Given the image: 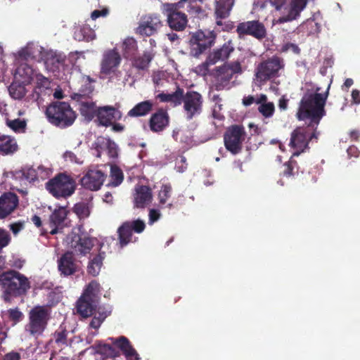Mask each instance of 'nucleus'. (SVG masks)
Listing matches in <instances>:
<instances>
[{
    "instance_id": "f257e3e1",
    "label": "nucleus",
    "mask_w": 360,
    "mask_h": 360,
    "mask_svg": "<svg viewBox=\"0 0 360 360\" xmlns=\"http://www.w3.org/2000/svg\"><path fill=\"white\" fill-rule=\"evenodd\" d=\"M319 93L318 86L307 89L300 104L297 116L299 120L308 122L307 127H297L291 134L290 146L294 150L293 156H298L307 148L309 140L317 139L316 131L322 117L325 115L324 106L328 91Z\"/></svg>"
},
{
    "instance_id": "f03ea898",
    "label": "nucleus",
    "mask_w": 360,
    "mask_h": 360,
    "mask_svg": "<svg viewBox=\"0 0 360 360\" xmlns=\"http://www.w3.org/2000/svg\"><path fill=\"white\" fill-rule=\"evenodd\" d=\"M0 288L5 302L24 295L30 288L29 279L23 274L11 270L0 275Z\"/></svg>"
},
{
    "instance_id": "7ed1b4c3",
    "label": "nucleus",
    "mask_w": 360,
    "mask_h": 360,
    "mask_svg": "<svg viewBox=\"0 0 360 360\" xmlns=\"http://www.w3.org/2000/svg\"><path fill=\"white\" fill-rule=\"evenodd\" d=\"M51 319V309L49 305H36L28 313V322L25 332L31 337L38 338L43 335Z\"/></svg>"
},
{
    "instance_id": "20e7f679",
    "label": "nucleus",
    "mask_w": 360,
    "mask_h": 360,
    "mask_svg": "<svg viewBox=\"0 0 360 360\" xmlns=\"http://www.w3.org/2000/svg\"><path fill=\"white\" fill-rule=\"evenodd\" d=\"M45 113L48 121L60 129L72 126L77 118L70 105L64 101L53 102L47 106Z\"/></svg>"
},
{
    "instance_id": "39448f33",
    "label": "nucleus",
    "mask_w": 360,
    "mask_h": 360,
    "mask_svg": "<svg viewBox=\"0 0 360 360\" xmlns=\"http://www.w3.org/2000/svg\"><path fill=\"white\" fill-rule=\"evenodd\" d=\"M145 226H119L117 233L119 241L114 238H101L99 243V253L98 255L105 257L107 252H120L129 243L132 242L133 232L141 233L143 231Z\"/></svg>"
},
{
    "instance_id": "423d86ee",
    "label": "nucleus",
    "mask_w": 360,
    "mask_h": 360,
    "mask_svg": "<svg viewBox=\"0 0 360 360\" xmlns=\"http://www.w3.org/2000/svg\"><path fill=\"white\" fill-rule=\"evenodd\" d=\"M101 286L96 281L90 282L84 292L77 302V312L83 318L91 316L99 305Z\"/></svg>"
},
{
    "instance_id": "0eeeda50",
    "label": "nucleus",
    "mask_w": 360,
    "mask_h": 360,
    "mask_svg": "<svg viewBox=\"0 0 360 360\" xmlns=\"http://www.w3.org/2000/svg\"><path fill=\"white\" fill-rule=\"evenodd\" d=\"M83 226H74L72 232L66 238V241L70 248L78 255L84 256L89 253L94 245L96 238L89 237L82 229Z\"/></svg>"
},
{
    "instance_id": "6e6552de",
    "label": "nucleus",
    "mask_w": 360,
    "mask_h": 360,
    "mask_svg": "<svg viewBox=\"0 0 360 360\" xmlns=\"http://www.w3.org/2000/svg\"><path fill=\"white\" fill-rule=\"evenodd\" d=\"M283 68V60L276 56L260 63L255 68V84L261 86L264 82L278 77L279 70Z\"/></svg>"
},
{
    "instance_id": "1a4fd4ad",
    "label": "nucleus",
    "mask_w": 360,
    "mask_h": 360,
    "mask_svg": "<svg viewBox=\"0 0 360 360\" xmlns=\"http://www.w3.org/2000/svg\"><path fill=\"white\" fill-rule=\"evenodd\" d=\"M234 50L231 41L226 42L219 49H215L211 51L205 62L197 65L193 71L198 75L205 76L207 74L210 75L212 71L210 70V66L214 65L219 61L226 60L231 52Z\"/></svg>"
},
{
    "instance_id": "9d476101",
    "label": "nucleus",
    "mask_w": 360,
    "mask_h": 360,
    "mask_svg": "<svg viewBox=\"0 0 360 360\" xmlns=\"http://www.w3.org/2000/svg\"><path fill=\"white\" fill-rule=\"evenodd\" d=\"M122 58L116 48L104 51L101 63V74L109 79L119 78L121 72L118 68L121 63Z\"/></svg>"
},
{
    "instance_id": "9b49d317",
    "label": "nucleus",
    "mask_w": 360,
    "mask_h": 360,
    "mask_svg": "<svg viewBox=\"0 0 360 360\" xmlns=\"http://www.w3.org/2000/svg\"><path fill=\"white\" fill-rule=\"evenodd\" d=\"M214 39L215 34L213 31L198 30L192 33L189 41L191 54L198 57L213 45Z\"/></svg>"
},
{
    "instance_id": "f8f14e48",
    "label": "nucleus",
    "mask_w": 360,
    "mask_h": 360,
    "mask_svg": "<svg viewBox=\"0 0 360 360\" xmlns=\"http://www.w3.org/2000/svg\"><path fill=\"white\" fill-rule=\"evenodd\" d=\"M46 188L50 193L58 198L70 196L75 191L74 182L64 174H60L49 181Z\"/></svg>"
},
{
    "instance_id": "ddd939ff",
    "label": "nucleus",
    "mask_w": 360,
    "mask_h": 360,
    "mask_svg": "<svg viewBox=\"0 0 360 360\" xmlns=\"http://www.w3.org/2000/svg\"><path fill=\"white\" fill-rule=\"evenodd\" d=\"M182 102L184 110L187 120H191L198 116L202 110L203 99L202 96L194 91H187L183 94Z\"/></svg>"
},
{
    "instance_id": "4468645a",
    "label": "nucleus",
    "mask_w": 360,
    "mask_h": 360,
    "mask_svg": "<svg viewBox=\"0 0 360 360\" xmlns=\"http://www.w3.org/2000/svg\"><path fill=\"white\" fill-rule=\"evenodd\" d=\"M180 3L163 4V11L167 16L169 26L176 31H181L187 25V17L185 13L177 11Z\"/></svg>"
},
{
    "instance_id": "2eb2a0df",
    "label": "nucleus",
    "mask_w": 360,
    "mask_h": 360,
    "mask_svg": "<svg viewBox=\"0 0 360 360\" xmlns=\"http://www.w3.org/2000/svg\"><path fill=\"white\" fill-rule=\"evenodd\" d=\"M244 128L240 126L231 127L224 136V143L226 149L233 154L238 153L241 149L242 142L245 139Z\"/></svg>"
},
{
    "instance_id": "dca6fc26",
    "label": "nucleus",
    "mask_w": 360,
    "mask_h": 360,
    "mask_svg": "<svg viewBox=\"0 0 360 360\" xmlns=\"http://www.w3.org/2000/svg\"><path fill=\"white\" fill-rule=\"evenodd\" d=\"M162 25V22L158 15L155 14L146 15L140 20L136 32L143 37H150L156 34Z\"/></svg>"
},
{
    "instance_id": "f3484780",
    "label": "nucleus",
    "mask_w": 360,
    "mask_h": 360,
    "mask_svg": "<svg viewBox=\"0 0 360 360\" xmlns=\"http://www.w3.org/2000/svg\"><path fill=\"white\" fill-rule=\"evenodd\" d=\"M46 51V50L38 44L30 42L13 55L18 63L30 60L41 61Z\"/></svg>"
},
{
    "instance_id": "a211bd4d",
    "label": "nucleus",
    "mask_w": 360,
    "mask_h": 360,
    "mask_svg": "<svg viewBox=\"0 0 360 360\" xmlns=\"http://www.w3.org/2000/svg\"><path fill=\"white\" fill-rule=\"evenodd\" d=\"M105 176V174L98 168L89 169L81 179V185L89 191H98L101 188Z\"/></svg>"
},
{
    "instance_id": "6ab92c4d",
    "label": "nucleus",
    "mask_w": 360,
    "mask_h": 360,
    "mask_svg": "<svg viewBox=\"0 0 360 360\" xmlns=\"http://www.w3.org/2000/svg\"><path fill=\"white\" fill-rule=\"evenodd\" d=\"M122 117V113L117 108L105 105L98 107L96 115V122L98 125L109 127L112 122L120 120Z\"/></svg>"
},
{
    "instance_id": "aec40b11",
    "label": "nucleus",
    "mask_w": 360,
    "mask_h": 360,
    "mask_svg": "<svg viewBox=\"0 0 360 360\" xmlns=\"http://www.w3.org/2000/svg\"><path fill=\"white\" fill-rule=\"evenodd\" d=\"M94 153L97 158L107 154L110 158H116L118 156L119 149L117 145L107 137H98L94 143Z\"/></svg>"
},
{
    "instance_id": "412c9836",
    "label": "nucleus",
    "mask_w": 360,
    "mask_h": 360,
    "mask_svg": "<svg viewBox=\"0 0 360 360\" xmlns=\"http://www.w3.org/2000/svg\"><path fill=\"white\" fill-rule=\"evenodd\" d=\"M57 264L60 274L64 277L73 275L79 269V266L74 257L73 252L70 251H67L63 254L58 259Z\"/></svg>"
},
{
    "instance_id": "4be33fe9",
    "label": "nucleus",
    "mask_w": 360,
    "mask_h": 360,
    "mask_svg": "<svg viewBox=\"0 0 360 360\" xmlns=\"http://www.w3.org/2000/svg\"><path fill=\"white\" fill-rule=\"evenodd\" d=\"M237 32L240 34H249L258 39L264 38L266 34L264 25L258 20L240 23L237 27Z\"/></svg>"
},
{
    "instance_id": "5701e85b",
    "label": "nucleus",
    "mask_w": 360,
    "mask_h": 360,
    "mask_svg": "<svg viewBox=\"0 0 360 360\" xmlns=\"http://www.w3.org/2000/svg\"><path fill=\"white\" fill-rule=\"evenodd\" d=\"M18 197L13 193H5L0 197V219H5L18 207Z\"/></svg>"
},
{
    "instance_id": "b1692460",
    "label": "nucleus",
    "mask_w": 360,
    "mask_h": 360,
    "mask_svg": "<svg viewBox=\"0 0 360 360\" xmlns=\"http://www.w3.org/2000/svg\"><path fill=\"white\" fill-rule=\"evenodd\" d=\"M108 340L118 347L123 353L127 360H139L140 357L137 352L131 345L129 340L124 336L109 338Z\"/></svg>"
},
{
    "instance_id": "393cba45",
    "label": "nucleus",
    "mask_w": 360,
    "mask_h": 360,
    "mask_svg": "<svg viewBox=\"0 0 360 360\" xmlns=\"http://www.w3.org/2000/svg\"><path fill=\"white\" fill-rule=\"evenodd\" d=\"M210 75L214 78L216 86L219 89L226 87L232 78L231 71L228 69L227 65L214 68L210 72Z\"/></svg>"
},
{
    "instance_id": "a878e982",
    "label": "nucleus",
    "mask_w": 360,
    "mask_h": 360,
    "mask_svg": "<svg viewBox=\"0 0 360 360\" xmlns=\"http://www.w3.org/2000/svg\"><path fill=\"white\" fill-rule=\"evenodd\" d=\"M77 102L82 116L88 122L92 120L96 115L98 107L92 101L80 96H78Z\"/></svg>"
},
{
    "instance_id": "bb28decb",
    "label": "nucleus",
    "mask_w": 360,
    "mask_h": 360,
    "mask_svg": "<svg viewBox=\"0 0 360 360\" xmlns=\"http://www.w3.org/2000/svg\"><path fill=\"white\" fill-rule=\"evenodd\" d=\"M37 72L25 63L18 65L14 73V79L24 84H29L34 81Z\"/></svg>"
},
{
    "instance_id": "cd10ccee",
    "label": "nucleus",
    "mask_w": 360,
    "mask_h": 360,
    "mask_svg": "<svg viewBox=\"0 0 360 360\" xmlns=\"http://www.w3.org/2000/svg\"><path fill=\"white\" fill-rule=\"evenodd\" d=\"M153 199L151 190L146 186H136L134 193V202L136 207H143Z\"/></svg>"
},
{
    "instance_id": "c85d7f7f",
    "label": "nucleus",
    "mask_w": 360,
    "mask_h": 360,
    "mask_svg": "<svg viewBox=\"0 0 360 360\" xmlns=\"http://www.w3.org/2000/svg\"><path fill=\"white\" fill-rule=\"evenodd\" d=\"M44 61V65L48 71L56 72L58 70L63 63V57L62 55L50 50L46 51L44 53L41 59Z\"/></svg>"
},
{
    "instance_id": "c756f323",
    "label": "nucleus",
    "mask_w": 360,
    "mask_h": 360,
    "mask_svg": "<svg viewBox=\"0 0 360 360\" xmlns=\"http://www.w3.org/2000/svg\"><path fill=\"white\" fill-rule=\"evenodd\" d=\"M307 0H291L288 14L278 19L279 22H285L295 20L306 7Z\"/></svg>"
},
{
    "instance_id": "7c9ffc66",
    "label": "nucleus",
    "mask_w": 360,
    "mask_h": 360,
    "mask_svg": "<svg viewBox=\"0 0 360 360\" xmlns=\"http://www.w3.org/2000/svg\"><path fill=\"white\" fill-rule=\"evenodd\" d=\"M169 122L167 113L163 110H159L150 118V126L154 131H162Z\"/></svg>"
},
{
    "instance_id": "2f4dec72",
    "label": "nucleus",
    "mask_w": 360,
    "mask_h": 360,
    "mask_svg": "<svg viewBox=\"0 0 360 360\" xmlns=\"http://www.w3.org/2000/svg\"><path fill=\"white\" fill-rule=\"evenodd\" d=\"M96 34L94 30L89 25L75 27L74 31V39L77 41H91L96 39Z\"/></svg>"
},
{
    "instance_id": "473e14b6",
    "label": "nucleus",
    "mask_w": 360,
    "mask_h": 360,
    "mask_svg": "<svg viewBox=\"0 0 360 360\" xmlns=\"http://www.w3.org/2000/svg\"><path fill=\"white\" fill-rule=\"evenodd\" d=\"M256 103L259 104L258 111L266 118L273 116L275 107L272 102H267V97L264 94L257 96Z\"/></svg>"
},
{
    "instance_id": "72a5a7b5",
    "label": "nucleus",
    "mask_w": 360,
    "mask_h": 360,
    "mask_svg": "<svg viewBox=\"0 0 360 360\" xmlns=\"http://www.w3.org/2000/svg\"><path fill=\"white\" fill-rule=\"evenodd\" d=\"M184 91L178 88L174 92L160 93L157 96V98L162 102L169 103L174 106L179 105L182 102Z\"/></svg>"
},
{
    "instance_id": "f704fd0d",
    "label": "nucleus",
    "mask_w": 360,
    "mask_h": 360,
    "mask_svg": "<svg viewBox=\"0 0 360 360\" xmlns=\"http://www.w3.org/2000/svg\"><path fill=\"white\" fill-rule=\"evenodd\" d=\"M235 0H215V15L217 19L226 18L232 8Z\"/></svg>"
},
{
    "instance_id": "c9c22d12",
    "label": "nucleus",
    "mask_w": 360,
    "mask_h": 360,
    "mask_svg": "<svg viewBox=\"0 0 360 360\" xmlns=\"http://www.w3.org/2000/svg\"><path fill=\"white\" fill-rule=\"evenodd\" d=\"M18 144L15 139L10 136H0V150L6 155L12 154L17 151Z\"/></svg>"
},
{
    "instance_id": "e433bc0d",
    "label": "nucleus",
    "mask_w": 360,
    "mask_h": 360,
    "mask_svg": "<svg viewBox=\"0 0 360 360\" xmlns=\"http://www.w3.org/2000/svg\"><path fill=\"white\" fill-rule=\"evenodd\" d=\"M33 82L35 83L34 91L38 95L45 94L46 91L51 88L49 79L38 72L35 74Z\"/></svg>"
},
{
    "instance_id": "4c0bfd02",
    "label": "nucleus",
    "mask_w": 360,
    "mask_h": 360,
    "mask_svg": "<svg viewBox=\"0 0 360 360\" xmlns=\"http://www.w3.org/2000/svg\"><path fill=\"white\" fill-rule=\"evenodd\" d=\"M122 48L124 56L127 58H131L137 52V42L133 37H128L122 41Z\"/></svg>"
},
{
    "instance_id": "58836bf2",
    "label": "nucleus",
    "mask_w": 360,
    "mask_h": 360,
    "mask_svg": "<svg viewBox=\"0 0 360 360\" xmlns=\"http://www.w3.org/2000/svg\"><path fill=\"white\" fill-rule=\"evenodd\" d=\"M152 105L153 103L149 101L141 102L129 111L128 115L130 117L144 116L150 111Z\"/></svg>"
},
{
    "instance_id": "ea45409f",
    "label": "nucleus",
    "mask_w": 360,
    "mask_h": 360,
    "mask_svg": "<svg viewBox=\"0 0 360 360\" xmlns=\"http://www.w3.org/2000/svg\"><path fill=\"white\" fill-rule=\"evenodd\" d=\"M132 64L139 70H145L148 68L149 63L153 59V54L150 51H145L142 56L132 57Z\"/></svg>"
},
{
    "instance_id": "a19ab883",
    "label": "nucleus",
    "mask_w": 360,
    "mask_h": 360,
    "mask_svg": "<svg viewBox=\"0 0 360 360\" xmlns=\"http://www.w3.org/2000/svg\"><path fill=\"white\" fill-rule=\"evenodd\" d=\"M110 311H107L104 307H98V310L92 315L93 318L89 323V326L94 329H98L101 326Z\"/></svg>"
},
{
    "instance_id": "79ce46f5",
    "label": "nucleus",
    "mask_w": 360,
    "mask_h": 360,
    "mask_svg": "<svg viewBox=\"0 0 360 360\" xmlns=\"http://www.w3.org/2000/svg\"><path fill=\"white\" fill-rule=\"evenodd\" d=\"M24 84L14 79V82L8 87L10 96L14 99H21L26 94V89Z\"/></svg>"
},
{
    "instance_id": "37998d69",
    "label": "nucleus",
    "mask_w": 360,
    "mask_h": 360,
    "mask_svg": "<svg viewBox=\"0 0 360 360\" xmlns=\"http://www.w3.org/2000/svg\"><path fill=\"white\" fill-rule=\"evenodd\" d=\"M152 80L155 88L164 87L169 82V74L164 70L155 71L152 75Z\"/></svg>"
},
{
    "instance_id": "c03bdc74",
    "label": "nucleus",
    "mask_w": 360,
    "mask_h": 360,
    "mask_svg": "<svg viewBox=\"0 0 360 360\" xmlns=\"http://www.w3.org/2000/svg\"><path fill=\"white\" fill-rule=\"evenodd\" d=\"M103 259L104 256L96 255L89 261L87 266V271L90 275L93 276H96L98 275L103 264Z\"/></svg>"
},
{
    "instance_id": "a18cd8bd",
    "label": "nucleus",
    "mask_w": 360,
    "mask_h": 360,
    "mask_svg": "<svg viewBox=\"0 0 360 360\" xmlns=\"http://www.w3.org/2000/svg\"><path fill=\"white\" fill-rule=\"evenodd\" d=\"M300 30L307 32L308 35H312L321 31V25L315 21L314 18H309L300 26Z\"/></svg>"
},
{
    "instance_id": "49530a36",
    "label": "nucleus",
    "mask_w": 360,
    "mask_h": 360,
    "mask_svg": "<svg viewBox=\"0 0 360 360\" xmlns=\"http://www.w3.org/2000/svg\"><path fill=\"white\" fill-rule=\"evenodd\" d=\"M172 188L170 184H164L160 186L158 193V199L161 206L165 205L170 198Z\"/></svg>"
},
{
    "instance_id": "de8ad7c7",
    "label": "nucleus",
    "mask_w": 360,
    "mask_h": 360,
    "mask_svg": "<svg viewBox=\"0 0 360 360\" xmlns=\"http://www.w3.org/2000/svg\"><path fill=\"white\" fill-rule=\"evenodd\" d=\"M110 178L111 181L108 186L116 187L121 184L124 178L122 170L118 167L112 165L110 167Z\"/></svg>"
},
{
    "instance_id": "09e8293b",
    "label": "nucleus",
    "mask_w": 360,
    "mask_h": 360,
    "mask_svg": "<svg viewBox=\"0 0 360 360\" xmlns=\"http://www.w3.org/2000/svg\"><path fill=\"white\" fill-rule=\"evenodd\" d=\"M2 313L3 316H6L13 321V325H15L19 323L24 318V314L18 307L9 309Z\"/></svg>"
},
{
    "instance_id": "8fccbe9b",
    "label": "nucleus",
    "mask_w": 360,
    "mask_h": 360,
    "mask_svg": "<svg viewBox=\"0 0 360 360\" xmlns=\"http://www.w3.org/2000/svg\"><path fill=\"white\" fill-rule=\"evenodd\" d=\"M63 158L66 162H70L71 163H75L77 165H82L84 163V155L82 153H75L70 150L65 151Z\"/></svg>"
},
{
    "instance_id": "3c124183",
    "label": "nucleus",
    "mask_w": 360,
    "mask_h": 360,
    "mask_svg": "<svg viewBox=\"0 0 360 360\" xmlns=\"http://www.w3.org/2000/svg\"><path fill=\"white\" fill-rule=\"evenodd\" d=\"M66 216L67 210L64 207H60L51 215V221L53 225H60L64 221Z\"/></svg>"
},
{
    "instance_id": "603ef678",
    "label": "nucleus",
    "mask_w": 360,
    "mask_h": 360,
    "mask_svg": "<svg viewBox=\"0 0 360 360\" xmlns=\"http://www.w3.org/2000/svg\"><path fill=\"white\" fill-rule=\"evenodd\" d=\"M73 212L80 220L87 218L90 214L89 207L84 203H77L73 208Z\"/></svg>"
},
{
    "instance_id": "864d4df0",
    "label": "nucleus",
    "mask_w": 360,
    "mask_h": 360,
    "mask_svg": "<svg viewBox=\"0 0 360 360\" xmlns=\"http://www.w3.org/2000/svg\"><path fill=\"white\" fill-rule=\"evenodd\" d=\"M6 124L15 132L23 131L26 127L25 121L20 119L7 120Z\"/></svg>"
},
{
    "instance_id": "5fc2aeb1",
    "label": "nucleus",
    "mask_w": 360,
    "mask_h": 360,
    "mask_svg": "<svg viewBox=\"0 0 360 360\" xmlns=\"http://www.w3.org/2000/svg\"><path fill=\"white\" fill-rule=\"evenodd\" d=\"M283 175L286 177H291L295 176L297 172V162L292 159L288 163L284 165Z\"/></svg>"
},
{
    "instance_id": "6e6d98bb",
    "label": "nucleus",
    "mask_w": 360,
    "mask_h": 360,
    "mask_svg": "<svg viewBox=\"0 0 360 360\" xmlns=\"http://www.w3.org/2000/svg\"><path fill=\"white\" fill-rule=\"evenodd\" d=\"M96 349V353L114 354L115 350L112 346L108 344L102 343L98 342L95 346L92 347Z\"/></svg>"
},
{
    "instance_id": "4d7b16f0",
    "label": "nucleus",
    "mask_w": 360,
    "mask_h": 360,
    "mask_svg": "<svg viewBox=\"0 0 360 360\" xmlns=\"http://www.w3.org/2000/svg\"><path fill=\"white\" fill-rule=\"evenodd\" d=\"M22 174L25 179L30 182L34 181L37 179V168L29 167L22 170Z\"/></svg>"
},
{
    "instance_id": "13d9d810",
    "label": "nucleus",
    "mask_w": 360,
    "mask_h": 360,
    "mask_svg": "<svg viewBox=\"0 0 360 360\" xmlns=\"http://www.w3.org/2000/svg\"><path fill=\"white\" fill-rule=\"evenodd\" d=\"M37 174L38 180H44L51 175L52 170L49 167L40 165L37 168Z\"/></svg>"
},
{
    "instance_id": "bf43d9fd",
    "label": "nucleus",
    "mask_w": 360,
    "mask_h": 360,
    "mask_svg": "<svg viewBox=\"0 0 360 360\" xmlns=\"http://www.w3.org/2000/svg\"><path fill=\"white\" fill-rule=\"evenodd\" d=\"M187 168L186 159L182 155H179L175 160V169L179 173L184 172Z\"/></svg>"
},
{
    "instance_id": "052dcab7",
    "label": "nucleus",
    "mask_w": 360,
    "mask_h": 360,
    "mask_svg": "<svg viewBox=\"0 0 360 360\" xmlns=\"http://www.w3.org/2000/svg\"><path fill=\"white\" fill-rule=\"evenodd\" d=\"M56 343L58 345H67V331L61 330L56 331L54 334Z\"/></svg>"
},
{
    "instance_id": "680f3d73",
    "label": "nucleus",
    "mask_w": 360,
    "mask_h": 360,
    "mask_svg": "<svg viewBox=\"0 0 360 360\" xmlns=\"http://www.w3.org/2000/svg\"><path fill=\"white\" fill-rule=\"evenodd\" d=\"M10 241V234L5 230L0 229V250L6 247Z\"/></svg>"
},
{
    "instance_id": "e2e57ef3",
    "label": "nucleus",
    "mask_w": 360,
    "mask_h": 360,
    "mask_svg": "<svg viewBox=\"0 0 360 360\" xmlns=\"http://www.w3.org/2000/svg\"><path fill=\"white\" fill-rule=\"evenodd\" d=\"M283 49L285 51H290L295 54H299L300 52V49L298 46L295 44L292 43H287L283 45Z\"/></svg>"
},
{
    "instance_id": "0e129e2a",
    "label": "nucleus",
    "mask_w": 360,
    "mask_h": 360,
    "mask_svg": "<svg viewBox=\"0 0 360 360\" xmlns=\"http://www.w3.org/2000/svg\"><path fill=\"white\" fill-rule=\"evenodd\" d=\"M160 217V211L158 210L152 209L149 212V221L150 224L156 222Z\"/></svg>"
},
{
    "instance_id": "69168bd1",
    "label": "nucleus",
    "mask_w": 360,
    "mask_h": 360,
    "mask_svg": "<svg viewBox=\"0 0 360 360\" xmlns=\"http://www.w3.org/2000/svg\"><path fill=\"white\" fill-rule=\"evenodd\" d=\"M10 262L11 266L16 269H21L24 265L25 261L21 258L13 257Z\"/></svg>"
},
{
    "instance_id": "338daca9",
    "label": "nucleus",
    "mask_w": 360,
    "mask_h": 360,
    "mask_svg": "<svg viewBox=\"0 0 360 360\" xmlns=\"http://www.w3.org/2000/svg\"><path fill=\"white\" fill-rule=\"evenodd\" d=\"M228 69L231 71V76L236 73H241V66L240 64L238 62L231 63V65H227Z\"/></svg>"
},
{
    "instance_id": "774afa93",
    "label": "nucleus",
    "mask_w": 360,
    "mask_h": 360,
    "mask_svg": "<svg viewBox=\"0 0 360 360\" xmlns=\"http://www.w3.org/2000/svg\"><path fill=\"white\" fill-rule=\"evenodd\" d=\"M20 354L17 352H11L7 353L4 357V360H20Z\"/></svg>"
}]
</instances>
